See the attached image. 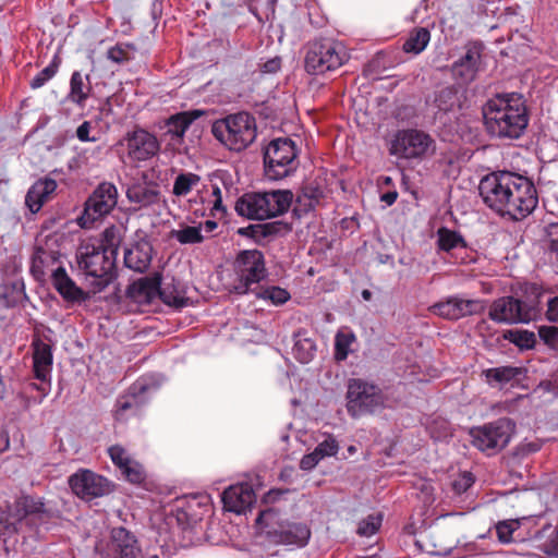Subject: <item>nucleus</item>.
Instances as JSON below:
<instances>
[{
    "mask_svg": "<svg viewBox=\"0 0 558 558\" xmlns=\"http://www.w3.org/2000/svg\"><path fill=\"white\" fill-rule=\"evenodd\" d=\"M520 347H529L530 342L533 341V333L523 332L519 336V339L513 340Z\"/></svg>",
    "mask_w": 558,
    "mask_h": 558,
    "instance_id": "obj_61",
    "label": "nucleus"
},
{
    "mask_svg": "<svg viewBox=\"0 0 558 558\" xmlns=\"http://www.w3.org/2000/svg\"><path fill=\"white\" fill-rule=\"evenodd\" d=\"M298 149L291 138H275L264 150L265 174L269 180H281L292 174L299 165Z\"/></svg>",
    "mask_w": 558,
    "mask_h": 558,
    "instance_id": "obj_9",
    "label": "nucleus"
},
{
    "mask_svg": "<svg viewBox=\"0 0 558 558\" xmlns=\"http://www.w3.org/2000/svg\"><path fill=\"white\" fill-rule=\"evenodd\" d=\"M236 281L233 290L238 294L255 291L253 286L258 284L267 277L264 254L258 250L241 251L234 262Z\"/></svg>",
    "mask_w": 558,
    "mask_h": 558,
    "instance_id": "obj_10",
    "label": "nucleus"
},
{
    "mask_svg": "<svg viewBox=\"0 0 558 558\" xmlns=\"http://www.w3.org/2000/svg\"><path fill=\"white\" fill-rule=\"evenodd\" d=\"M484 45L480 41L468 43L464 53L453 62L452 73L462 83H471L484 68Z\"/></svg>",
    "mask_w": 558,
    "mask_h": 558,
    "instance_id": "obj_17",
    "label": "nucleus"
},
{
    "mask_svg": "<svg viewBox=\"0 0 558 558\" xmlns=\"http://www.w3.org/2000/svg\"><path fill=\"white\" fill-rule=\"evenodd\" d=\"M33 349V373L35 379L51 378L53 353L52 347L40 338L32 342Z\"/></svg>",
    "mask_w": 558,
    "mask_h": 558,
    "instance_id": "obj_22",
    "label": "nucleus"
},
{
    "mask_svg": "<svg viewBox=\"0 0 558 558\" xmlns=\"http://www.w3.org/2000/svg\"><path fill=\"white\" fill-rule=\"evenodd\" d=\"M345 408L352 418L374 414L385 407L380 387L362 378H351L347 385Z\"/></svg>",
    "mask_w": 558,
    "mask_h": 558,
    "instance_id": "obj_7",
    "label": "nucleus"
},
{
    "mask_svg": "<svg viewBox=\"0 0 558 558\" xmlns=\"http://www.w3.org/2000/svg\"><path fill=\"white\" fill-rule=\"evenodd\" d=\"M513 427L511 421L506 417L483 426L473 427L470 432L472 444L484 452L501 450L510 441Z\"/></svg>",
    "mask_w": 558,
    "mask_h": 558,
    "instance_id": "obj_13",
    "label": "nucleus"
},
{
    "mask_svg": "<svg viewBox=\"0 0 558 558\" xmlns=\"http://www.w3.org/2000/svg\"><path fill=\"white\" fill-rule=\"evenodd\" d=\"M277 231L278 228L275 223H264L242 228L239 230V233L243 235H250L255 240H259L274 235L277 233Z\"/></svg>",
    "mask_w": 558,
    "mask_h": 558,
    "instance_id": "obj_46",
    "label": "nucleus"
},
{
    "mask_svg": "<svg viewBox=\"0 0 558 558\" xmlns=\"http://www.w3.org/2000/svg\"><path fill=\"white\" fill-rule=\"evenodd\" d=\"M108 454L112 463L121 471L131 463L133 458L121 445H113L108 448Z\"/></svg>",
    "mask_w": 558,
    "mask_h": 558,
    "instance_id": "obj_50",
    "label": "nucleus"
},
{
    "mask_svg": "<svg viewBox=\"0 0 558 558\" xmlns=\"http://www.w3.org/2000/svg\"><path fill=\"white\" fill-rule=\"evenodd\" d=\"M474 484V476L471 472H462L451 482V488L457 495L465 493Z\"/></svg>",
    "mask_w": 558,
    "mask_h": 558,
    "instance_id": "obj_54",
    "label": "nucleus"
},
{
    "mask_svg": "<svg viewBox=\"0 0 558 558\" xmlns=\"http://www.w3.org/2000/svg\"><path fill=\"white\" fill-rule=\"evenodd\" d=\"M216 179H218V177H216L211 181V199L209 201V203L211 204L210 210L214 216H216L218 213H226V208L222 205V192L219 184L216 182ZM219 180L221 183H223V180L221 178H219Z\"/></svg>",
    "mask_w": 558,
    "mask_h": 558,
    "instance_id": "obj_52",
    "label": "nucleus"
},
{
    "mask_svg": "<svg viewBox=\"0 0 558 558\" xmlns=\"http://www.w3.org/2000/svg\"><path fill=\"white\" fill-rule=\"evenodd\" d=\"M51 283L66 302H83L88 298L87 293H85L84 290L81 289L72 278H70L65 268L62 266H58L53 270Z\"/></svg>",
    "mask_w": 558,
    "mask_h": 558,
    "instance_id": "obj_24",
    "label": "nucleus"
},
{
    "mask_svg": "<svg viewBox=\"0 0 558 558\" xmlns=\"http://www.w3.org/2000/svg\"><path fill=\"white\" fill-rule=\"evenodd\" d=\"M90 123L84 121L76 130V136L81 142H93L95 138L89 137Z\"/></svg>",
    "mask_w": 558,
    "mask_h": 558,
    "instance_id": "obj_59",
    "label": "nucleus"
},
{
    "mask_svg": "<svg viewBox=\"0 0 558 558\" xmlns=\"http://www.w3.org/2000/svg\"><path fill=\"white\" fill-rule=\"evenodd\" d=\"M214 137L232 151H242L256 138L257 125L253 114L241 111L216 120L211 125Z\"/></svg>",
    "mask_w": 558,
    "mask_h": 558,
    "instance_id": "obj_6",
    "label": "nucleus"
},
{
    "mask_svg": "<svg viewBox=\"0 0 558 558\" xmlns=\"http://www.w3.org/2000/svg\"><path fill=\"white\" fill-rule=\"evenodd\" d=\"M339 450L338 442L335 438L328 437L322 442L317 445L314 449L315 456H318V459L323 460L326 457L336 456Z\"/></svg>",
    "mask_w": 558,
    "mask_h": 558,
    "instance_id": "obj_53",
    "label": "nucleus"
},
{
    "mask_svg": "<svg viewBox=\"0 0 558 558\" xmlns=\"http://www.w3.org/2000/svg\"><path fill=\"white\" fill-rule=\"evenodd\" d=\"M120 472L126 481L133 484H141L146 478V473L143 465L134 459Z\"/></svg>",
    "mask_w": 558,
    "mask_h": 558,
    "instance_id": "obj_49",
    "label": "nucleus"
},
{
    "mask_svg": "<svg viewBox=\"0 0 558 558\" xmlns=\"http://www.w3.org/2000/svg\"><path fill=\"white\" fill-rule=\"evenodd\" d=\"M294 344L292 348V354L302 364H308L312 362L317 352L316 341L308 336L305 330H300L294 333Z\"/></svg>",
    "mask_w": 558,
    "mask_h": 558,
    "instance_id": "obj_32",
    "label": "nucleus"
},
{
    "mask_svg": "<svg viewBox=\"0 0 558 558\" xmlns=\"http://www.w3.org/2000/svg\"><path fill=\"white\" fill-rule=\"evenodd\" d=\"M282 495V492L280 490H269L265 497H264V502L265 504H268V502H274L276 501L280 496Z\"/></svg>",
    "mask_w": 558,
    "mask_h": 558,
    "instance_id": "obj_63",
    "label": "nucleus"
},
{
    "mask_svg": "<svg viewBox=\"0 0 558 558\" xmlns=\"http://www.w3.org/2000/svg\"><path fill=\"white\" fill-rule=\"evenodd\" d=\"M68 483L72 493L85 501L109 495L114 488L107 477L88 469H80L71 474Z\"/></svg>",
    "mask_w": 558,
    "mask_h": 558,
    "instance_id": "obj_14",
    "label": "nucleus"
},
{
    "mask_svg": "<svg viewBox=\"0 0 558 558\" xmlns=\"http://www.w3.org/2000/svg\"><path fill=\"white\" fill-rule=\"evenodd\" d=\"M280 68V60L279 59H271L264 63L263 70L267 73H274L277 72Z\"/></svg>",
    "mask_w": 558,
    "mask_h": 558,
    "instance_id": "obj_60",
    "label": "nucleus"
},
{
    "mask_svg": "<svg viewBox=\"0 0 558 558\" xmlns=\"http://www.w3.org/2000/svg\"><path fill=\"white\" fill-rule=\"evenodd\" d=\"M59 65H60L59 57L54 56L53 59L51 60V62L32 78L29 86L33 89L43 87L47 82H49L57 74Z\"/></svg>",
    "mask_w": 558,
    "mask_h": 558,
    "instance_id": "obj_44",
    "label": "nucleus"
},
{
    "mask_svg": "<svg viewBox=\"0 0 558 558\" xmlns=\"http://www.w3.org/2000/svg\"><path fill=\"white\" fill-rule=\"evenodd\" d=\"M107 58L114 63H123L131 59L129 46L116 45L107 51Z\"/></svg>",
    "mask_w": 558,
    "mask_h": 558,
    "instance_id": "obj_56",
    "label": "nucleus"
},
{
    "mask_svg": "<svg viewBox=\"0 0 558 558\" xmlns=\"http://www.w3.org/2000/svg\"><path fill=\"white\" fill-rule=\"evenodd\" d=\"M121 144L125 146L129 159L134 162L147 161L160 149L157 137L142 128L128 132Z\"/></svg>",
    "mask_w": 558,
    "mask_h": 558,
    "instance_id": "obj_16",
    "label": "nucleus"
},
{
    "mask_svg": "<svg viewBox=\"0 0 558 558\" xmlns=\"http://www.w3.org/2000/svg\"><path fill=\"white\" fill-rule=\"evenodd\" d=\"M537 314L536 307L513 296L495 300L489 308V317L500 324L529 323Z\"/></svg>",
    "mask_w": 558,
    "mask_h": 558,
    "instance_id": "obj_15",
    "label": "nucleus"
},
{
    "mask_svg": "<svg viewBox=\"0 0 558 558\" xmlns=\"http://www.w3.org/2000/svg\"><path fill=\"white\" fill-rule=\"evenodd\" d=\"M293 193L289 190L251 192L235 203L239 216L252 220H265L287 213L292 204Z\"/></svg>",
    "mask_w": 558,
    "mask_h": 558,
    "instance_id": "obj_5",
    "label": "nucleus"
},
{
    "mask_svg": "<svg viewBox=\"0 0 558 558\" xmlns=\"http://www.w3.org/2000/svg\"><path fill=\"white\" fill-rule=\"evenodd\" d=\"M56 189L57 182L52 179L45 178L36 181L26 193V207L32 214L38 213Z\"/></svg>",
    "mask_w": 558,
    "mask_h": 558,
    "instance_id": "obj_28",
    "label": "nucleus"
},
{
    "mask_svg": "<svg viewBox=\"0 0 558 558\" xmlns=\"http://www.w3.org/2000/svg\"><path fill=\"white\" fill-rule=\"evenodd\" d=\"M60 253L54 250H48L37 246L31 265V272L37 280H43L48 274L52 277L53 270L60 266Z\"/></svg>",
    "mask_w": 558,
    "mask_h": 558,
    "instance_id": "obj_25",
    "label": "nucleus"
},
{
    "mask_svg": "<svg viewBox=\"0 0 558 558\" xmlns=\"http://www.w3.org/2000/svg\"><path fill=\"white\" fill-rule=\"evenodd\" d=\"M389 150L398 158L421 159L434 150V140L429 134L420 130H401L391 141Z\"/></svg>",
    "mask_w": 558,
    "mask_h": 558,
    "instance_id": "obj_12",
    "label": "nucleus"
},
{
    "mask_svg": "<svg viewBox=\"0 0 558 558\" xmlns=\"http://www.w3.org/2000/svg\"><path fill=\"white\" fill-rule=\"evenodd\" d=\"M153 257V245L148 240L142 239L124 251V265L136 272L148 269Z\"/></svg>",
    "mask_w": 558,
    "mask_h": 558,
    "instance_id": "obj_23",
    "label": "nucleus"
},
{
    "mask_svg": "<svg viewBox=\"0 0 558 558\" xmlns=\"http://www.w3.org/2000/svg\"><path fill=\"white\" fill-rule=\"evenodd\" d=\"M259 534L269 543L291 547H304L311 538L307 524L282 520L274 508L262 510L256 518Z\"/></svg>",
    "mask_w": 558,
    "mask_h": 558,
    "instance_id": "obj_4",
    "label": "nucleus"
},
{
    "mask_svg": "<svg viewBox=\"0 0 558 558\" xmlns=\"http://www.w3.org/2000/svg\"><path fill=\"white\" fill-rule=\"evenodd\" d=\"M38 380V384L35 381L26 383L17 395L26 410L32 405L40 404L51 391V378Z\"/></svg>",
    "mask_w": 558,
    "mask_h": 558,
    "instance_id": "obj_31",
    "label": "nucleus"
},
{
    "mask_svg": "<svg viewBox=\"0 0 558 558\" xmlns=\"http://www.w3.org/2000/svg\"><path fill=\"white\" fill-rule=\"evenodd\" d=\"M20 505L23 508L27 520H31L32 518L43 519L45 514V505L41 498L25 496L21 499Z\"/></svg>",
    "mask_w": 558,
    "mask_h": 558,
    "instance_id": "obj_45",
    "label": "nucleus"
},
{
    "mask_svg": "<svg viewBox=\"0 0 558 558\" xmlns=\"http://www.w3.org/2000/svg\"><path fill=\"white\" fill-rule=\"evenodd\" d=\"M522 374V368L515 366H499L483 372L486 381L493 387L504 386L514 379L519 380Z\"/></svg>",
    "mask_w": 558,
    "mask_h": 558,
    "instance_id": "obj_35",
    "label": "nucleus"
},
{
    "mask_svg": "<svg viewBox=\"0 0 558 558\" xmlns=\"http://www.w3.org/2000/svg\"><path fill=\"white\" fill-rule=\"evenodd\" d=\"M117 255L118 242L113 228L106 229L101 240L84 241L78 246L77 267L94 293L106 289L114 279Z\"/></svg>",
    "mask_w": 558,
    "mask_h": 558,
    "instance_id": "obj_2",
    "label": "nucleus"
},
{
    "mask_svg": "<svg viewBox=\"0 0 558 558\" xmlns=\"http://www.w3.org/2000/svg\"><path fill=\"white\" fill-rule=\"evenodd\" d=\"M438 248L451 255L454 263L466 262V243L459 232L441 228L438 230Z\"/></svg>",
    "mask_w": 558,
    "mask_h": 558,
    "instance_id": "obj_26",
    "label": "nucleus"
},
{
    "mask_svg": "<svg viewBox=\"0 0 558 558\" xmlns=\"http://www.w3.org/2000/svg\"><path fill=\"white\" fill-rule=\"evenodd\" d=\"M203 114L204 111L196 109L182 111L169 117L166 121L167 134L171 136V140L174 144H181L183 142L186 130L196 119Z\"/></svg>",
    "mask_w": 558,
    "mask_h": 558,
    "instance_id": "obj_29",
    "label": "nucleus"
},
{
    "mask_svg": "<svg viewBox=\"0 0 558 558\" xmlns=\"http://www.w3.org/2000/svg\"><path fill=\"white\" fill-rule=\"evenodd\" d=\"M325 197L326 190L322 185L314 182L307 183L303 186L302 193L298 196L296 203L299 208H295V210L304 213L314 210L322 204Z\"/></svg>",
    "mask_w": 558,
    "mask_h": 558,
    "instance_id": "obj_33",
    "label": "nucleus"
},
{
    "mask_svg": "<svg viewBox=\"0 0 558 558\" xmlns=\"http://www.w3.org/2000/svg\"><path fill=\"white\" fill-rule=\"evenodd\" d=\"M356 342L355 333L348 327L340 328L335 336L333 357L337 362H343L354 351Z\"/></svg>",
    "mask_w": 558,
    "mask_h": 558,
    "instance_id": "obj_36",
    "label": "nucleus"
},
{
    "mask_svg": "<svg viewBox=\"0 0 558 558\" xmlns=\"http://www.w3.org/2000/svg\"><path fill=\"white\" fill-rule=\"evenodd\" d=\"M159 299L167 305L181 308L187 305L185 291L174 279L171 282H161L159 289Z\"/></svg>",
    "mask_w": 558,
    "mask_h": 558,
    "instance_id": "obj_34",
    "label": "nucleus"
},
{
    "mask_svg": "<svg viewBox=\"0 0 558 558\" xmlns=\"http://www.w3.org/2000/svg\"><path fill=\"white\" fill-rule=\"evenodd\" d=\"M485 128L489 135L500 140L520 138L529 124V113L523 96L501 93L489 98L482 108Z\"/></svg>",
    "mask_w": 558,
    "mask_h": 558,
    "instance_id": "obj_3",
    "label": "nucleus"
},
{
    "mask_svg": "<svg viewBox=\"0 0 558 558\" xmlns=\"http://www.w3.org/2000/svg\"><path fill=\"white\" fill-rule=\"evenodd\" d=\"M520 526L518 520L501 521L496 525V533L499 542L509 544L513 541L512 534Z\"/></svg>",
    "mask_w": 558,
    "mask_h": 558,
    "instance_id": "obj_51",
    "label": "nucleus"
},
{
    "mask_svg": "<svg viewBox=\"0 0 558 558\" xmlns=\"http://www.w3.org/2000/svg\"><path fill=\"white\" fill-rule=\"evenodd\" d=\"M69 85L65 100L83 109L92 94L89 75H83L80 71H74L71 74Z\"/></svg>",
    "mask_w": 558,
    "mask_h": 558,
    "instance_id": "obj_30",
    "label": "nucleus"
},
{
    "mask_svg": "<svg viewBox=\"0 0 558 558\" xmlns=\"http://www.w3.org/2000/svg\"><path fill=\"white\" fill-rule=\"evenodd\" d=\"M319 461H320V459H318V456H315V451H313L308 454H305L301 459L300 468L302 470L308 471V470H312L313 468H315Z\"/></svg>",
    "mask_w": 558,
    "mask_h": 558,
    "instance_id": "obj_58",
    "label": "nucleus"
},
{
    "mask_svg": "<svg viewBox=\"0 0 558 558\" xmlns=\"http://www.w3.org/2000/svg\"><path fill=\"white\" fill-rule=\"evenodd\" d=\"M159 384L155 375L143 376L137 379L123 396L116 401L114 417L117 421H126L140 414L143 407L157 391Z\"/></svg>",
    "mask_w": 558,
    "mask_h": 558,
    "instance_id": "obj_11",
    "label": "nucleus"
},
{
    "mask_svg": "<svg viewBox=\"0 0 558 558\" xmlns=\"http://www.w3.org/2000/svg\"><path fill=\"white\" fill-rule=\"evenodd\" d=\"M118 190L110 182L100 183L93 194L88 197L85 205V214L92 220L109 214L117 205Z\"/></svg>",
    "mask_w": 558,
    "mask_h": 558,
    "instance_id": "obj_18",
    "label": "nucleus"
},
{
    "mask_svg": "<svg viewBox=\"0 0 558 558\" xmlns=\"http://www.w3.org/2000/svg\"><path fill=\"white\" fill-rule=\"evenodd\" d=\"M171 238L180 244H196L204 240L201 227L186 226L179 230L171 231Z\"/></svg>",
    "mask_w": 558,
    "mask_h": 558,
    "instance_id": "obj_43",
    "label": "nucleus"
},
{
    "mask_svg": "<svg viewBox=\"0 0 558 558\" xmlns=\"http://www.w3.org/2000/svg\"><path fill=\"white\" fill-rule=\"evenodd\" d=\"M161 275L156 272L150 277H143L134 281L128 289L130 298L138 303H150L159 296Z\"/></svg>",
    "mask_w": 558,
    "mask_h": 558,
    "instance_id": "obj_27",
    "label": "nucleus"
},
{
    "mask_svg": "<svg viewBox=\"0 0 558 558\" xmlns=\"http://www.w3.org/2000/svg\"><path fill=\"white\" fill-rule=\"evenodd\" d=\"M349 60L345 47L331 39L314 40L308 45L305 56V70L313 75L338 70Z\"/></svg>",
    "mask_w": 558,
    "mask_h": 558,
    "instance_id": "obj_8",
    "label": "nucleus"
},
{
    "mask_svg": "<svg viewBox=\"0 0 558 558\" xmlns=\"http://www.w3.org/2000/svg\"><path fill=\"white\" fill-rule=\"evenodd\" d=\"M10 446L9 435L5 432L0 433V453L5 451Z\"/></svg>",
    "mask_w": 558,
    "mask_h": 558,
    "instance_id": "obj_64",
    "label": "nucleus"
},
{
    "mask_svg": "<svg viewBox=\"0 0 558 558\" xmlns=\"http://www.w3.org/2000/svg\"><path fill=\"white\" fill-rule=\"evenodd\" d=\"M435 104L441 111H451L460 105L459 89L453 86L440 88L435 96Z\"/></svg>",
    "mask_w": 558,
    "mask_h": 558,
    "instance_id": "obj_41",
    "label": "nucleus"
},
{
    "mask_svg": "<svg viewBox=\"0 0 558 558\" xmlns=\"http://www.w3.org/2000/svg\"><path fill=\"white\" fill-rule=\"evenodd\" d=\"M255 501L256 493L248 483L231 485L222 494L225 508L238 514L245 513Z\"/></svg>",
    "mask_w": 558,
    "mask_h": 558,
    "instance_id": "obj_19",
    "label": "nucleus"
},
{
    "mask_svg": "<svg viewBox=\"0 0 558 558\" xmlns=\"http://www.w3.org/2000/svg\"><path fill=\"white\" fill-rule=\"evenodd\" d=\"M546 317L549 322H558V295L548 300Z\"/></svg>",
    "mask_w": 558,
    "mask_h": 558,
    "instance_id": "obj_57",
    "label": "nucleus"
},
{
    "mask_svg": "<svg viewBox=\"0 0 558 558\" xmlns=\"http://www.w3.org/2000/svg\"><path fill=\"white\" fill-rule=\"evenodd\" d=\"M159 192L145 183H134L126 190V197L131 203L140 206H149L158 202Z\"/></svg>",
    "mask_w": 558,
    "mask_h": 558,
    "instance_id": "obj_37",
    "label": "nucleus"
},
{
    "mask_svg": "<svg viewBox=\"0 0 558 558\" xmlns=\"http://www.w3.org/2000/svg\"><path fill=\"white\" fill-rule=\"evenodd\" d=\"M381 522V513H372L359 523L357 534L361 536L369 537L379 530Z\"/></svg>",
    "mask_w": 558,
    "mask_h": 558,
    "instance_id": "obj_47",
    "label": "nucleus"
},
{
    "mask_svg": "<svg viewBox=\"0 0 558 558\" xmlns=\"http://www.w3.org/2000/svg\"><path fill=\"white\" fill-rule=\"evenodd\" d=\"M478 192L488 208L512 220L527 217L538 204L533 182L513 171L497 170L486 174L480 181Z\"/></svg>",
    "mask_w": 558,
    "mask_h": 558,
    "instance_id": "obj_1",
    "label": "nucleus"
},
{
    "mask_svg": "<svg viewBox=\"0 0 558 558\" xmlns=\"http://www.w3.org/2000/svg\"><path fill=\"white\" fill-rule=\"evenodd\" d=\"M256 295L264 300H269L275 305L284 304L290 299V293L280 287H268L259 292Z\"/></svg>",
    "mask_w": 558,
    "mask_h": 558,
    "instance_id": "obj_48",
    "label": "nucleus"
},
{
    "mask_svg": "<svg viewBox=\"0 0 558 558\" xmlns=\"http://www.w3.org/2000/svg\"><path fill=\"white\" fill-rule=\"evenodd\" d=\"M430 40L428 27H414L403 44V51L407 53L420 54L425 50Z\"/></svg>",
    "mask_w": 558,
    "mask_h": 558,
    "instance_id": "obj_39",
    "label": "nucleus"
},
{
    "mask_svg": "<svg viewBox=\"0 0 558 558\" xmlns=\"http://www.w3.org/2000/svg\"><path fill=\"white\" fill-rule=\"evenodd\" d=\"M544 243L547 247V258L551 263L555 272H558V222L549 223L545 228Z\"/></svg>",
    "mask_w": 558,
    "mask_h": 558,
    "instance_id": "obj_42",
    "label": "nucleus"
},
{
    "mask_svg": "<svg viewBox=\"0 0 558 558\" xmlns=\"http://www.w3.org/2000/svg\"><path fill=\"white\" fill-rule=\"evenodd\" d=\"M478 308V301L450 296L446 301H441L432 305L429 311L439 317L457 320L461 317L476 313Z\"/></svg>",
    "mask_w": 558,
    "mask_h": 558,
    "instance_id": "obj_21",
    "label": "nucleus"
},
{
    "mask_svg": "<svg viewBox=\"0 0 558 558\" xmlns=\"http://www.w3.org/2000/svg\"><path fill=\"white\" fill-rule=\"evenodd\" d=\"M201 182V177L194 172H180L172 185V193L178 197L190 194Z\"/></svg>",
    "mask_w": 558,
    "mask_h": 558,
    "instance_id": "obj_40",
    "label": "nucleus"
},
{
    "mask_svg": "<svg viewBox=\"0 0 558 558\" xmlns=\"http://www.w3.org/2000/svg\"><path fill=\"white\" fill-rule=\"evenodd\" d=\"M398 193L396 191H389L380 196V201L386 205L391 206L397 201Z\"/></svg>",
    "mask_w": 558,
    "mask_h": 558,
    "instance_id": "obj_62",
    "label": "nucleus"
},
{
    "mask_svg": "<svg viewBox=\"0 0 558 558\" xmlns=\"http://www.w3.org/2000/svg\"><path fill=\"white\" fill-rule=\"evenodd\" d=\"M534 538L539 542L538 548L546 555L558 557V527L546 524L535 533Z\"/></svg>",
    "mask_w": 558,
    "mask_h": 558,
    "instance_id": "obj_38",
    "label": "nucleus"
},
{
    "mask_svg": "<svg viewBox=\"0 0 558 558\" xmlns=\"http://www.w3.org/2000/svg\"><path fill=\"white\" fill-rule=\"evenodd\" d=\"M538 335L548 347L558 350V327L542 326L538 329Z\"/></svg>",
    "mask_w": 558,
    "mask_h": 558,
    "instance_id": "obj_55",
    "label": "nucleus"
},
{
    "mask_svg": "<svg viewBox=\"0 0 558 558\" xmlns=\"http://www.w3.org/2000/svg\"><path fill=\"white\" fill-rule=\"evenodd\" d=\"M108 550V556L111 558H142L137 539L122 526L111 530Z\"/></svg>",
    "mask_w": 558,
    "mask_h": 558,
    "instance_id": "obj_20",
    "label": "nucleus"
}]
</instances>
